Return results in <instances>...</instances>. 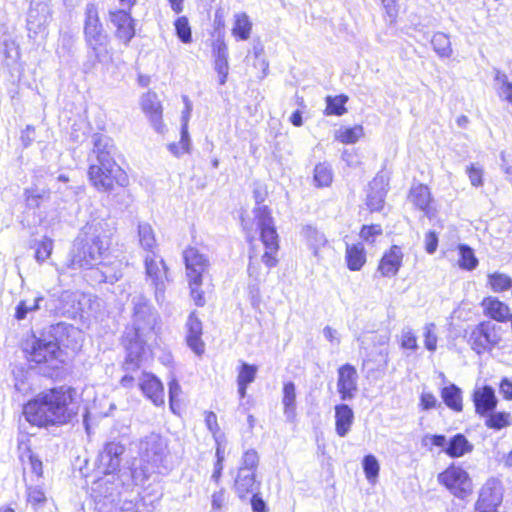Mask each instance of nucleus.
Wrapping results in <instances>:
<instances>
[{
	"label": "nucleus",
	"instance_id": "bb28decb",
	"mask_svg": "<svg viewBox=\"0 0 512 512\" xmlns=\"http://www.w3.org/2000/svg\"><path fill=\"white\" fill-rule=\"evenodd\" d=\"M485 315L498 322H506L510 317L509 307L495 297H486L481 303Z\"/></svg>",
	"mask_w": 512,
	"mask_h": 512
},
{
	"label": "nucleus",
	"instance_id": "052dcab7",
	"mask_svg": "<svg viewBox=\"0 0 512 512\" xmlns=\"http://www.w3.org/2000/svg\"><path fill=\"white\" fill-rule=\"evenodd\" d=\"M420 405L424 410L435 408L437 405V399L432 393L423 392L420 397Z\"/></svg>",
	"mask_w": 512,
	"mask_h": 512
},
{
	"label": "nucleus",
	"instance_id": "72a5a7b5",
	"mask_svg": "<svg viewBox=\"0 0 512 512\" xmlns=\"http://www.w3.org/2000/svg\"><path fill=\"white\" fill-rule=\"evenodd\" d=\"M232 34L240 40H247L250 37L252 30V22L248 15L244 12L238 13L235 16Z\"/></svg>",
	"mask_w": 512,
	"mask_h": 512
},
{
	"label": "nucleus",
	"instance_id": "f257e3e1",
	"mask_svg": "<svg viewBox=\"0 0 512 512\" xmlns=\"http://www.w3.org/2000/svg\"><path fill=\"white\" fill-rule=\"evenodd\" d=\"M76 391L70 387L54 388L38 395L23 408L26 420L36 426L64 424L78 414Z\"/></svg>",
	"mask_w": 512,
	"mask_h": 512
},
{
	"label": "nucleus",
	"instance_id": "1a4fd4ad",
	"mask_svg": "<svg viewBox=\"0 0 512 512\" xmlns=\"http://www.w3.org/2000/svg\"><path fill=\"white\" fill-rule=\"evenodd\" d=\"M438 481L455 497L464 499L472 493V481L461 467L451 465L438 475Z\"/></svg>",
	"mask_w": 512,
	"mask_h": 512
},
{
	"label": "nucleus",
	"instance_id": "8fccbe9b",
	"mask_svg": "<svg viewBox=\"0 0 512 512\" xmlns=\"http://www.w3.org/2000/svg\"><path fill=\"white\" fill-rule=\"evenodd\" d=\"M26 206L29 209H36L40 207L41 202L48 198V194L45 191L38 189H26L24 192Z\"/></svg>",
	"mask_w": 512,
	"mask_h": 512
},
{
	"label": "nucleus",
	"instance_id": "774afa93",
	"mask_svg": "<svg viewBox=\"0 0 512 512\" xmlns=\"http://www.w3.org/2000/svg\"><path fill=\"white\" fill-rule=\"evenodd\" d=\"M500 393L507 400H512V382L504 378L500 383Z\"/></svg>",
	"mask_w": 512,
	"mask_h": 512
},
{
	"label": "nucleus",
	"instance_id": "20e7f679",
	"mask_svg": "<svg viewBox=\"0 0 512 512\" xmlns=\"http://www.w3.org/2000/svg\"><path fill=\"white\" fill-rule=\"evenodd\" d=\"M79 333L74 326L59 322L44 329L39 336L29 337L23 344V351L31 362L48 363L58 358L60 345H68L67 338Z\"/></svg>",
	"mask_w": 512,
	"mask_h": 512
},
{
	"label": "nucleus",
	"instance_id": "412c9836",
	"mask_svg": "<svg viewBox=\"0 0 512 512\" xmlns=\"http://www.w3.org/2000/svg\"><path fill=\"white\" fill-rule=\"evenodd\" d=\"M301 236L313 256L319 259L321 249L328 245L326 235L315 226L305 225L301 229Z\"/></svg>",
	"mask_w": 512,
	"mask_h": 512
},
{
	"label": "nucleus",
	"instance_id": "4be33fe9",
	"mask_svg": "<svg viewBox=\"0 0 512 512\" xmlns=\"http://www.w3.org/2000/svg\"><path fill=\"white\" fill-rule=\"evenodd\" d=\"M214 69L219 75V84L224 85L229 72L228 48L223 39H217L213 43Z\"/></svg>",
	"mask_w": 512,
	"mask_h": 512
},
{
	"label": "nucleus",
	"instance_id": "a211bd4d",
	"mask_svg": "<svg viewBox=\"0 0 512 512\" xmlns=\"http://www.w3.org/2000/svg\"><path fill=\"white\" fill-rule=\"evenodd\" d=\"M186 342L189 348L198 356L204 353L205 344L202 341L203 327L196 312H191L185 324Z\"/></svg>",
	"mask_w": 512,
	"mask_h": 512
},
{
	"label": "nucleus",
	"instance_id": "7c9ffc66",
	"mask_svg": "<svg viewBox=\"0 0 512 512\" xmlns=\"http://www.w3.org/2000/svg\"><path fill=\"white\" fill-rule=\"evenodd\" d=\"M347 266L351 271H359L366 262V253L361 243L347 245L346 247Z\"/></svg>",
	"mask_w": 512,
	"mask_h": 512
},
{
	"label": "nucleus",
	"instance_id": "09e8293b",
	"mask_svg": "<svg viewBox=\"0 0 512 512\" xmlns=\"http://www.w3.org/2000/svg\"><path fill=\"white\" fill-rule=\"evenodd\" d=\"M175 31L177 37L185 44L190 43L192 41V32L191 27L189 25V21L187 17L181 16L176 19L175 23Z\"/></svg>",
	"mask_w": 512,
	"mask_h": 512
},
{
	"label": "nucleus",
	"instance_id": "c85d7f7f",
	"mask_svg": "<svg viewBox=\"0 0 512 512\" xmlns=\"http://www.w3.org/2000/svg\"><path fill=\"white\" fill-rule=\"evenodd\" d=\"M409 201L418 209L425 212L428 217H431L430 213V202L431 194L427 186L418 184L410 189Z\"/></svg>",
	"mask_w": 512,
	"mask_h": 512
},
{
	"label": "nucleus",
	"instance_id": "49530a36",
	"mask_svg": "<svg viewBox=\"0 0 512 512\" xmlns=\"http://www.w3.org/2000/svg\"><path fill=\"white\" fill-rule=\"evenodd\" d=\"M53 250V241L47 237L35 243V259L38 263L45 262Z\"/></svg>",
	"mask_w": 512,
	"mask_h": 512
},
{
	"label": "nucleus",
	"instance_id": "c03bdc74",
	"mask_svg": "<svg viewBox=\"0 0 512 512\" xmlns=\"http://www.w3.org/2000/svg\"><path fill=\"white\" fill-rule=\"evenodd\" d=\"M44 298L42 296H37L32 300H22L16 307L15 317L18 320H23L26 318L29 312L37 311L40 308V302H42Z\"/></svg>",
	"mask_w": 512,
	"mask_h": 512
},
{
	"label": "nucleus",
	"instance_id": "0eeeda50",
	"mask_svg": "<svg viewBox=\"0 0 512 512\" xmlns=\"http://www.w3.org/2000/svg\"><path fill=\"white\" fill-rule=\"evenodd\" d=\"M255 218L257 220V227L260 230L261 241L265 246V252L261 257V261L270 269L278 263L275 256L279 249L278 234L267 206L257 208L255 210Z\"/></svg>",
	"mask_w": 512,
	"mask_h": 512
},
{
	"label": "nucleus",
	"instance_id": "9b49d317",
	"mask_svg": "<svg viewBox=\"0 0 512 512\" xmlns=\"http://www.w3.org/2000/svg\"><path fill=\"white\" fill-rule=\"evenodd\" d=\"M138 453L141 461L157 465L169 454L168 440L157 433H150L139 442Z\"/></svg>",
	"mask_w": 512,
	"mask_h": 512
},
{
	"label": "nucleus",
	"instance_id": "393cba45",
	"mask_svg": "<svg viewBox=\"0 0 512 512\" xmlns=\"http://www.w3.org/2000/svg\"><path fill=\"white\" fill-rule=\"evenodd\" d=\"M142 109L149 116V119L157 132H161L163 128L162 123V109L156 94L147 93L142 97Z\"/></svg>",
	"mask_w": 512,
	"mask_h": 512
},
{
	"label": "nucleus",
	"instance_id": "79ce46f5",
	"mask_svg": "<svg viewBox=\"0 0 512 512\" xmlns=\"http://www.w3.org/2000/svg\"><path fill=\"white\" fill-rule=\"evenodd\" d=\"M459 254L460 259L458 260V264L460 268L471 271L477 267L478 259L475 257L472 248L468 245H459Z\"/></svg>",
	"mask_w": 512,
	"mask_h": 512
},
{
	"label": "nucleus",
	"instance_id": "69168bd1",
	"mask_svg": "<svg viewBox=\"0 0 512 512\" xmlns=\"http://www.w3.org/2000/svg\"><path fill=\"white\" fill-rule=\"evenodd\" d=\"M225 502V494L223 490L213 493L212 495V510L214 512L220 510Z\"/></svg>",
	"mask_w": 512,
	"mask_h": 512
},
{
	"label": "nucleus",
	"instance_id": "f8f14e48",
	"mask_svg": "<svg viewBox=\"0 0 512 512\" xmlns=\"http://www.w3.org/2000/svg\"><path fill=\"white\" fill-rule=\"evenodd\" d=\"M133 327L127 330H135L145 336L155 335V325L157 322V314L152 309L148 301L143 297L133 300Z\"/></svg>",
	"mask_w": 512,
	"mask_h": 512
},
{
	"label": "nucleus",
	"instance_id": "338daca9",
	"mask_svg": "<svg viewBox=\"0 0 512 512\" xmlns=\"http://www.w3.org/2000/svg\"><path fill=\"white\" fill-rule=\"evenodd\" d=\"M402 346L407 349L417 348V339L411 332L404 333L402 336Z\"/></svg>",
	"mask_w": 512,
	"mask_h": 512
},
{
	"label": "nucleus",
	"instance_id": "473e14b6",
	"mask_svg": "<svg viewBox=\"0 0 512 512\" xmlns=\"http://www.w3.org/2000/svg\"><path fill=\"white\" fill-rule=\"evenodd\" d=\"M282 403L284 405V414L287 420L292 421L295 417L296 407V392L293 382H287L284 384Z\"/></svg>",
	"mask_w": 512,
	"mask_h": 512
},
{
	"label": "nucleus",
	"instance_id": "4d7b16f0",
	"mask_svg": "<svg viewBox=\"0 0 512 512\" xmlns=\"http://www.w3.org/2000/svg\"><path fill=\"white\" fill-rule=\"evenodd\" d=\"M466 172L473 186L479 187L483 185V170L474 164L467 167Z\"/></svg>",
	"mask_w": 512,
	"mask_h": 512
},
{
	"label": "nucleus",
	"instance_id": "3c124183",
	"mask_svg": "<svg viewBox=\"0 0 512 512\" xmlns=\"http://www.w3.org/2000/svg\"><path fill=\"white\" fill-rule=\"evenodd\" d=\"M257 370L258 368L256 365L241 362V366L237 376V383H244L246 385H249L255 380Z\"/></svg>",
	"mask_w": 512,
	"mask_h": 512
},
{
	"label": "nucleus",
	"instance_id": "5701e85b",
	"mask_svg": "<svg viewBox=\"0 0 512 512\" xmlns=\"http://www.w3.org/2000/svg\"><path fill=\"white\" fill-rule=\"evenodd\" d=\"M386 185L387 183L384 177L379 175L369 183L367 206L371 211H379L382 209L387 193Z\"/></svg>",
	"mask_w": 512,
	"mask_h": 512
},
{
	"label": "nucleus",
	"instance_id": "5fc2aeb1",
	"mask_svg": "<svg viewBox=\"0 0 512 512\" xmlns=\"http://www.w3.org/2000/svg\"><path fill=\"white\" fill-rule=\"evenodd\" d=\"M435 324L429 323L424 327V344L427 350L435 351L437 347V336L435 333Z\"/></svg>",
	"mask_w": 512,
	"mask_h": 512
},
{
	"label": "nucleus",
	"instance_id": "4468645a",
	"mask_svg": "<svg viewBox=\"0 0 512 512\" xmlns=\"http://www.w3.org/2000/svg\"><path fill=\"white\" fill-rule=\"evenodd\" d=\"M125 446L120 442H107L99 452L97 458L98 469L105 474H110L119 469Z\"/></svg>",
	"mask_w": 512,
	"mask_h": 512
},
{
	"label": "nucleus",
	"instance_id": "6ab92c4d",
	"mask_svg": "<svg viewBox=\"0 0 512 512\" xmlns=\"http://www.w3.org/2000/svg\"><path fill=\"white\" fill-rule=\"evenodd\" d=\"M473 402L476 413L486 416L495 410L498 401L494 389L491 386L485 385L474 390Z\"/></svg>",
	"mask_w": 512,
	"mask_h": 512
},
{
	"label": "nucleus",
	"instance_id": "a878e982",
	"mask_svg": "<svg viewBox=\"0 0 512 512\" xmlns=\"http://www.w3.org/2000/svg\"><path fill=\"white\" fill-rule=\"evenodd\" d=\"M259 487L260 483L256 481L254 472L238 470L234 482V489L240 499H245L249 494L257 492Z\"/></svg>",
	"mask_w": 512,
	"mask_h": 512
},
{
	"label": "nucleus",
	"instance_id": "aec40b11",
	"mask_svg": "<svg viewBox=\"0 0 512 512\" xmlns=\"http://www.w3.org/2000/svg\"><path fill=\"white\" fill-rule=\"evenodd\" d=\"M402 259V249L397 245H393L390 250L385 252L382 256L378 266V272L383 277L395 276L401 267Z\"/></svg>",
	"mask_w": 512,
	"mask_h": 512
},
{
	"label": "nucleus",
	"instance_id": "a18cd8bd",
	"mask_svg": "<svg viewBox=\"0 0 512 512\" xmlns=\"http://www.w3.org/2000/svg\"><path fill=\"white\" fill-rule=\"evenodd\" d=\"M488 281L495 292H502L512 287V279L504 273H492L488 275Z\"/></svg>",
	"mask_w": 512,
	"mask_h": 512
},
{
	"label": "nucleus",
	"instance_id": "6e6d98bb",
	"mask_svg": "<svg viewBox=\"0 0 512 512\" xmlns=\"http://www.w3.org/2000/svg\"><path fill=\"white\" fill-rule=\"evenodd\" d=\"M382 232V227L378 224L364 225L361 228L360 237L368 243H373L376 236L381 235Z\"/></svg>",
	"mask_w": 512,
	"mask_h": 512
},
{
	"label": "nucleus",
	"instance_id": "bf43d9fd",
	"mask_svg": "<svg viewBox=\"0 0 512 512\" xmlns=\"http://www.w3.org/2000/svg\"><path fill=\"white\" fill-rule=\"evenodd\" d=\"M251 495H252V497H251L250 503H251L253 512H266L267 511L266 503L264 502L262 497L259 495L258 491Z\"/></svg>",
	"mask_w": 512,
	"mask_h": 512
},
{
	"label": "nucleus",
	"instance_id": "c9c22d12",
	"mask_svg": "<svg viewBox=\"0 0 512 512\" xmlns=\"http://www.w3.org/2000/svg\"><path fill=\"white\" fill-rule=\"evenodd\" d=\"M494 80L499 98L512 105V82L509 81L508 76L497 70Z\"/></svg>",
	"mask_w": 512,
	"mask_h": 512
},
{
	"label": "nucleus",
	"instance_id": "13d9d810",
	"mask_svg": "<svg viewBox=\"0 0 512 512\" xmlns=\"http://www.w3.org/2000/svg\"><path fill=\"white\" fill-rule=\"evenodd\" d=\"M438 247V237L435 232L429 231L425 235V250L429 254H433Z\"/></svg>",
	"mask_w": 512,
	"mask_h": 512
},
{
	"label": "nucleus",
	"instance_id": "e433bc0d",
	"mask_svg": "<svg viewBox=\"0 0 512 512\" xmlns=\"http://www.w3.org/2000/svg\"><path fill=\"white\" fill-rule=\"evenodd\" d=\"M364 135L363 127L356 125L354 127L341 128L335 132V139L344 144H354Z\"/></svg>",
	"mask_w": 512,
	"mask_h": 512
},
{
	"label": "nucleus",
	"instance_id": "de8ad7c7",
	"mask_svg": "<svg viewBox=\"0 0 512 512\" xmlns=\"http://www.w3.org/2000/svg\"><path fill=\"white\" fill-rule=\"evenodd\" d=\"M259 464V456L256 450L249 449L244 452L241 458L239 471L256 472Z\"/></svg>",
	"mask_w": 512,
	"mask_h": 512
},
{
	"label": "nucleus",
	"instance_id": "2f4dec72",
	"mask_svg": "<svg viewBox=\"0 0 512 512\" xmlns=\"http://www.w3.org/2000/svg\"><path fill=\"white\" fill-rule=\"evenodd\" d=\"M441 397L450 409L461 412L463 410L462 391L455 384H450L441 389Z\"/></svg>",
	"mask_w": 512,
	"mask_h": 512
},
{
	"label": "nucleus",
	"instance_id": "4c0bfd02",
	"mask_svg": "<svg viewBox=\"0 0 512 512\" xmlns=\"http://www.w3.org/2000/svg\"><path fill=\"white\" fill-rule=\"evenodd\" d=\"M150 464L139 460L134 462L131 467V477L135 485L143 486L152 474Z\"/></svg>",
	"mask_w": 512,
	"mask_h": 512
},
{
	"label": "nucleus",
	"instance_id": "ea45409f",
	"mask_svg": "<svg viewBox=\"0 0 512 512\" xmlns=\"http://www.w3.org/2000/svg\"><path fill=\"white\" fill-rule=\"evenodd\" d=\"M431 44L435 52L440 57H450L452 54L451 42L449 37L442 32H437L433 35Z\"/></svg>",
	"mask_w": 512,
	"mask_h": 512
},
{
	"label": "nucleus",
	"instance_id": "6e6552de",
	"mask_svg": "<svg viewBox=\"0 0 512 512\" xmlns=\"http://www.w3.org/2000/svg\"><path fill=\"white\" fill-rule=\"evenodd\" d=\"M153 336H145L135 330H127L122 337V344L126 351L123 368L127 372L136 371L142 365L146 355V343Z\"/></svg>",
	"mask_w": 512,
	"mask_h": 512
},
{
	"label": "nucleus",
	"instance_id": "603ef678",
	"mask_svg": "<svg viewBox=\"0 0 512 512\" xmlns=\"http://www.w3.org/2000/svg\"><path fill=\"white\" fill-rule=\"evenodd\" d=\"M363 469L366 478L369 481H374L379 473V463L375 456L367 455L363 459Z\"/></svg>",
	"mask_w": 512,
	"mask_h": 512
},
{
	"label": "nucleus",
	"instance_id": "ddd939ff",
	"mask_svg": "<svg viewBox=\"0 0 512 512\" xmlns=\"http://www.w3.org/2000/svg\"><path fill=\"white\" fill-rule=\"evenodd\" d=\"M503 500L501 483L496 479H489L480 490L475 504L477 512H497Z\"/></svg>",
	"mask_w": 512,
	"mask_h": 512
},
{
	"label": "nucleus",
	"instance_id": "7ed1b4c3",
	"mask_svg": "<svg viewBox=\"0 0 512 512\" xmlns=\"http://www.w3.org/2000/svg\"><path fill=\"white\" fill-rule=\"evenodd\" d=\"M106 223L87 224L83 229L84 237H78L70 252L72 269L92 268L101 264L104 253L110 245V235L105 231Z\"/></svg>",
	"mask_w": 512,
	"mask_h": 512
},
{
	"label": "nucleus",
	"instance_id": "37998d69",
	"mask_svg": "<svg viewBox=\"0 0 512 512\" xmlns=\"http://www.w3.org/2000/svg\"><path fill=\"white\" fill-rule=\"evenodd\" d=\"M348 101V97L345 95H339V96H327L326 98V109L325 113L327 115H337L341 116L344 113H346L345 104Z\"/></svg>",
	"mask_w": 512,
	"mask_h": 512
},
{
	"label": "nucleus",
	"instance_id": "f03ea898",
	"mask_svg": "<svg viewBox=\"0 0 512 512\" xmlns=\"http://www.w3.org/2000/svg\"><path fill=\"white\" fill-rule=\"evenodd\" d=\"M92 142L93 149L88 155V176L93 186L103 192L111 191L114 183L127 187L129 177L114 159L113 140L103 134H94Z\"/></svg>",
	"mask_w": 512,
	"mask_h": 512
},
{
	"label": "nucleus",
	"instance_id": "a19ab883",
	"mask_svg": "<svg viewBox=\"0 0 512 512\" xmlns=\"http://www.w3.org/2000/svg\"><path fill=\"white\" fill-rule=\"evenodd\" d=\"M485 425L494 430H500L511 425L510 413L507 412H490L485 416Z\"/></svg>",
	"mask_w": 512,
	"mask_h": 512
},
{
	"label": "nucleus",
	"instance_id": "e2e57ef3",
	"mask_svg": "<svg viewBox=\"0 0 512 512\" xmlns=\"http://www.w3.org/2000/svg\"><path fill=\"white\" fill-rule=\"evenodd\" d=\"M181 392V387L176 379H172L169 382V398H170V405L173 409L174 402L176 401L177 397L179 396Z\"/></svg>",
	"mask_w": 512,
	"mask_h": 512
},
{
	"label": "nucleus",
	"instance_id": "cd10ccee",
	"mask_svg": "<svg viewBox=\"0 0 512 512\" xmlns=\"http://www.w3.org/2000/svg\"><path fill=\"white\" fill-rule=\"evenodd\" d=\"M354 412L347 404L335 406V429L340 437H345L353 424Z\"/></svg>",
	"mask_w": 512,
	"mask_h": 512
},
{
	"label": "nucleus",
	"instance_id": "f704fd0d",
	"mask_svg": "<svg viewBox=\"0 0 512 512\" xmlns=\"http://www.w3.org/2000/svg\"><path fill=\"white\" fill-rule=\"evenodd\" d=\"M138 237H139V243L141 247L150 252L151 254L154 253V248L156 247V238L154 231L150 224L148 223H139L138 225Z\"/></svg>",
	"mask_w": 512,
	"mask_h": 512
},
{
	"label": "nucleus",
	"instance_id": "423d86ee",
	"mask_svg": "<svg viewBox=\"0 0 512 512\" xmlns=\"http://www.w3.org/2000/svg\"><path fill=\"white\" fill-rule=\"evenodd\" d=\"M186 275L189 282L190 294L194 303L202 307L205 304L204 292L200 289L204 277L208 274L209 258L195 247H188L183 253Z\"/></svg>",
	"mask_w": 512,
	"mask_h": 512
},
{
	"label": "nucleus",
	"instance_id": "864d4df0",
	"mask_svg": "<svg viewBox=\"0 0 512 512\" xmlns=\"http://www.w3.org/2000/svg\"><path fill=\"white\" fill-rule=\"evenodd\" d=\"M314 180L320 187L328 186L332 181V174L329 168L319 164L314 170Z\"/></svg>",
	"mask_w": 512,
	"mask_h": 512
},
{
	"label": "nucleus",
	"instance_id": "f3484780",
	"mask_svg": "<svg viewBox=\"0 0 512 512\" xmlns=\"http://www.w3.org/2000/svg\"><path fill=\"white\" fill-rule=\"evenodd\" d=\"M357 379L358 374L354 366L350 364H344L339 367L337 390L340 394V398L343 401L351 400L355 397V393L358 390Z\"/></svg>",
	"mask_w": 512,
	"mask_h": 512
},
{
	"label": "nucleus",
	"instance_id": "9d476101",
	"mask_svg": "<svg viewBox=\"0 0 512 512\" xmlns=\"http://www.w3.org/2000/svg\"><path fill=\"white\" fill-rule=\"evenodd\" d=\"M501 337L497 332V326L490 321H482L476 325L468 339V343L477 354L491 350L499 344Z\"/></svg>",
	"mask_w": 512,
	"mask_h": 512
},
{
	"label": "nucleus",
	"instance_id": "b1692460",
	"mask_svg": "<svg viewBox=\"0 0 512 512\" xmlns=\"http://www.w3.org/2000/svg\"><path fill=\"white\" fill-rule=\"evenodd\" d=\"M139 386L142 392L149 398L155 405L164 403V390L162 383L158 378L150 373H143L140 378Z\"/></svg>",
	"mask_w": 512,
	"mask_h": 512
},
{
	"label": "nucleus",
	"instance_id": "dca6fc26",
	"mask_svg": "<svg viewBox=\"0 0 512 512\" xmlns=\"http://www.w3.org/2000/svg\"><path fill=\"white\" fill-rule=\"evenodd\" d=\"M130 10L122 7V9L109 12V19L116 27L115 36L126 46L135 36L134 20L130 15Z\"/></svg>",
	"mask_w": 512,
	"mask_h": 512
},
{
	"label": "nucleus",
	"instance_id": "39448f33",
	"mask_svg": "<svg viewBox=\"0 0 512 512\" xmlns=\"http://www.w3.org/2000/svg\"><path fill=\"white\" fill-rule=\"evenodd\" d=\"M83 33L89 54L94 58V63H106L111 59L109 35L100 21L98 8L93 3L86 5Z\"/></svg>",
	"mask_w": 512,
	"mask_h": 512
},
{
	"label": "nucleus",
	"instance_id": "58836bf2",
	"mask_svg": "<svg viewBox=\"0 0 512 512\" xmlns=\"http://www.w3.org/2000/svg\"><path fill=\"white\" fill-rule=\"evenodd\" d=\"M187 126L188 124H186V122L182 124L180 141L178 143H170L168 145L169 151L176 157H180L184 153H188L190 150L191 141Z\"/></svg>",
	"mask_w": 512,
	"mask_h": 512
},
{
	"label": "nucleus",
	"instance_id": "0e129e2a",
	"mask_svg": "<svg viewBox=\"0 0 512 512\" xmlns=\"http://www.w3.org/2000/svg\"><path fill=\"white\" fill-rule=\"evenodd\" d=\"M205 423H206V426L209 429V431L212 432L214 435L220 429L219 425H218V422H217V416H216V414L214 412H207L206 413Z\"/></svg>",
	"mask_w": 512,
	"mask_h": 512
},
{
	"label": "nucleus",
	"instance_id": "2eb2a0df",
	"mask_svg": "<svg viewBox=\"0 0 512 512\" xmlns=\"http://www.w3.org/2000/svg\"><path fill=\"white\" fill-rule=\"evenodd\" d=\"M145 268L148 278L155 286V298L157 302L164 299L165 280L167 279V267L163 259H156L155 254H148L145 257Z\"/></svg>",
	"mask_w": 512,
	"mask_h": 512
},
{
	"label": "nucleus",
	"instance_id": "680f3d73",
	"mask_svg": "<svg viewBox=\"0 0 512 512\" xmlns=\"http://www.w3.org/2000/svg\"><path fill=\"white\" fill-rule=\"evenodd\" d=\"M46 500L44 492L39 488H29L28 501L32 504H40Z\"/></svg>",
	"mask_w": 512,
	"mask_h": 512
},
{
	"label": "nucleus",
	"instance_id": "c756f323",
	"mask_svg": "<svg viewBox=\"0 0 512 512\" xmlns=\"http://www.w3.org/2000/svg\"><path fill=\"white\" fill-rule=\"evenodd\" d=\"M472 450L473 445L463 434L458 433L448 440V445L444 452L452 458H458L470 453Z\"/></svg>",
	"mask_w": 512,
	"mask_h": 512
}]
</instances>
